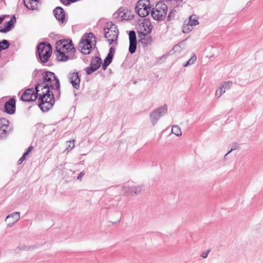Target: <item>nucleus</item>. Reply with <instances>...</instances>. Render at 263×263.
<instances>
[{
  "label": "nucleus",
  "instance_id": "obj_58",
  "mask_svg": "<svg viewBox=\"0 0 263 263\" xmlns=\"http://www.w3.org/2000/svg\"><path fill=\"white\" fill-rule=\"evenodd\" d=\"M183 41L181 42H179V44H180L181 43H182Z\"/></svg>",
  "mask_w": 263,
  "mask_h": 263
},
{
  "label": "nucleus",
  "instance_id": "obj_11",
  "mask_svg": "<svg viewBox=\"0 0 263 263\" xmlns=\"http://www.w3.org/2000/svg\"><path fill=\"white\" fill-rule=\"evenodd\" d=\"M9 122L5 118L0 119V138L3 139L6 137L11 131L9 125Z\"/></svg>",
  "mask_w": 263,
  "mask_h": 263
},
{
  "label": "nucleus",
  "instance_id": "obj_19",
  "mask_svg": "<svg viewBox=\"0 0 263 263\" xmlns=\"http://www.w3.org/2000/svg\"><path fill=\"white\" fill-rule=\"evenodd\" d=\"M8 227H11L16 222V212L9 214L5 219Z\"/></svg>",
  "mask_w": 263,
  "mask_h": 263
},
{
  "label": "nucleus",
  "instance_id": "obj_44",
  "mask_svg": "<svg viewBox=\"0 0 263 263\" xmlns=\"http://www.w3.org/2000/svg\"><path fill=\"white\" fill-rule=\"evenodd\" d=\"M115 53V48L114 47L111 46L109 48V52L108 53L107 55L114 58Z\"/></svg>",
  "mask_w": 263,
  "mask_h": 263
},
{
  "label": "nucleus",
  "instance_id": "obj_27",
  "mask_svg": "<svg viewBox=\"0 0 263 263\" xmlns=\"http://www.w3.org/2000/svg\"><path fill=\"white\" fill-rule=\"evenodd\" d=\"M79 48H81V52L84 54H88L90 53L91 50H89V48L87 47L86 44H81V41L79 44Z\"/></svg>",
  "mask_w": 263,
  "mask_h": 263
},
{
  "label": "nucleus",
  "instance_id": "obj_40",
  "mask_svg": "<svg viewBox=\"0 0 263 263\" xmlns=\"http://www.w3.org/2000/svg\"><path fill=\"white\" fill-rule=\"evenodd\" d=\"M133 189L134 190V194L138 195L142 191V186H133L131 189Z\"/></svg>",
  "mask_w": 263,
  "mask_h": 263
},
{
  "label": "nucleus",
  "instance_id": "obj_56",
  "mask_svg": "<svg viewBox=\"0 0 263 263\" xmlns=\"http://www.w3.org/2000/svg\"><path fill=\"white\" fill-rule=\"evenodd\" d=\"M20 93H21V92H18V93H17V96H20Z\"/></svg>",
  "mask_w": 263,
  "mask_h": 263
},
{
  "label": "nucleus",
  "instance_id": "obj_49",
  "mask_svg": "<svg viewBox=\"0 0 263 263\" xmlns=\"http://www.w3.org/2000/svg\"><path fill=\"white\" fill-rule=\"evenodd\" d=\"M101 65H102V68L103 70H105L107 69V67L108 66L107 65L103 63L101 64Z\"/></svg>",
  "mask_w": 263,
  "mask_h": 263
},
{
  "label": "nucleus",
  "instance_id": "obj_22",
  "mask_svg": "<svg viewBox=\"0 0 263 263\" xmlns=\"http://www.w3.org/2000/svg\"><path fill=\"white\" fill-rule=\"evenodd\" d=\"M151 8H140L139 9L135 10L136 13L141 17H144L147 16L151 12Z\"/></svg>",
  "mask_w": 263,
  "mask_h": 263
},
{
  "label": "nucleus",
  "instance_id": "obj_50",
  "mask_svg": "<svg viewBox=\"0 0 263 263\" xmlns=\"http://www.w3.org/2000/svg\"><path fill=\"white\" fill-rule=\"evenodd\" d=\"M86 154H80L79 159H82V157H83L84 156H86Z\"/></svg>",
  "mask_w": 263,
  "mask_h": 263
},
{
  "label": "nucleus",
  "instance_id": "obj_39",
  "mask_svg": "<svg viewBox=\"0 0 263 263\" xmlns=\"http://www.w3.org/2000/svg\"><path fill=\"white\" fill-rule=\"evenodd\" d=\"M225 91L222 88V87L220 86L216 90L215 92V95L217 98H220L222 94L224 93Z\"/></svg>",
  "mask_w": 263,
  "mask_h": 263
},
{
  "label": "nucleus",
  "instance_id": "obj_5",
  "mask_svg": "<svg viewBox=\"0 0 263 263\" xmlns=\"http://www.w3.org/2000/svg\"><path fill=\"white\" fill-rule=\"evenodd\" d=\"M41 89L36 88V84L34 85V87H31L27 88L25 90L22 94L21 95L20 99H32L33 96L34 97V99H42L41 97L43 92L40 90ZM42 99H46V98H43Z\"/></svg>",
  "mask_w": 263,
  "mask_h": 263
},
{
  "label": "nucleus",
  "instance_id": "obj_23",
  "mask_svg": "<svg viewBox=\"0 0 263 263\" xmlns=\"http://www.w3.org/2000/svg\"><path fill=\"white\" fill-rule=\"evenodd\" d=\"M140 8H151L149 0H139L136 5L135 9H139Z\"/></svg>",
  "mask_w": 263,
  "mask_h": 263
},
{
  "label": "nucleus",
  "instance_id": "obj_31",
  "mask_svg": "<svg viewBox=\"0 0 263 263\" xmlns=\"http://www.w3.org/2000/svg\"><path fill=\"white\" fill-rule=\"evenodd\" d=\"M152 41L153 40L151 36L147 37H144L143 38H141V39L139 40V42L144 45L145 46H147L148 45L151 44Z\"/></svg>",
  "mask_w": 263,
  "mask_h": 263
},
{
  "label": "nucleus",
  "instance_id": "obj_48",
  "mask_svg": "<svg viewBox=\"0 0 263 263\" xmlns=\"http://www.w3.org/2000/svg\"><path fill=\"white\" fill-rule=\"evenodd\" d=\"M74 104H74V105H73V106L70 108V110H69L70 111H71L72 109H73V112H75V111H76V104H77V100H74Z\"/></svg>",
  "mask_w": 263,
  "mask_h": 263
},
{
  "label": "nucleus",
  "instance_id": "obj_37",
  "mask_svg": "<svg viewBox=\"0 0 263 263\" xmlns=\"http://www.w3.org/2000/svg\"><path fill=\"white\" fill-rule=\"evenodd\" d=\"M239 147V144L237 142H234L231 145L230 149L227 152V153L225 155L224 157L231 153L232 151L237 149Z\"/></svg>",
  "mask_w": 263,
  "mask_h": 263
},
{
  "label": "nucleus",
  "instance_id": "obj_15",
  "mask_svg": "<svg viewBox=\"0 0 263 263\" xmlns=\"http://www.w3.org/2000/svg\"><path fill=\"white\" fill-rule=\"evenodd\" d=\"M37 2H34V0H30L28 2L26 0H23V3L25 7L31 10L39 11L42 5V2L41 0H37Z\"/></svg>",
  "mask_w": 263,
  "mask_h": 263
},
{
  "label": "nucleus",
  "instance_id": "obj_12",
  "mask_svg": "<svg viewBox=\"0 0 263 263\" xmlns=\"http://www.w3.org/2000/svg\"><path fill=\"white\" fill-rule=\"evenodd\" d=\"M107 26L104 28V37L106 39L112 38L114 32H119L117 26L115 25L112 22H107Z\"/></svg>",
  "mask_w": 263,
  "mask_h": 263
},
{
  "label": "nucleus",
  "instance_id": "obj_36",
  "mask_svg": "<svg viewBox=\"0 0 263 263\" xmlns=\"http://www.w3.org/2000/svg\"><path fill=\"white\" fill-rule=\"evenodd\" d=\"M232 84L233 83L231 81H227V82H225L223 83L222 84H221V85L220 86L222 87L223 90L225 91L226 90L229 89L231 88V87L232 86Z\"/></svg>",
  "mask_w": 263,
  "mask_h": 263
},
{
  "label": "nucleus",
  "instance_id": "obj_30",
  "mask_svg": "<svg viewBox=\"0 0 263 263\" xmlns=\"http://www.w3.org/2000/svg\"><path fill=\"white\" fill-rule=\"evenodd\" d=\"M132 187H133V186H123L122 190L123 193L125 194L126 196L134 195V190H133V189H131Z\"/></svg>",
  "mask_w": 263,
  "mask_h": 263
},
{
  "label": "nucleus",
  "instance_id": "obj_55",
  "mask_svg": "<svg viewBox=\"0 0 263 263\" xmlns=\"http://www.w3.org/2000/svg\"><path fill=\"white\" fill-rule=\"evenodd\" d=\"M65 119L66 118H63L61 121H59V122L64 121V120H65Z\"/></svg>",
  "mask_w": 263,
  "mask_h": 263
},
{
  "label": "nucleus",
  "instance_id": "obj_14",
  "mask_svg": "<svg viewBox=\"0 0 263 263\" xmlns=\"http://www.w3.org/2000/svg\"><path fill=\"white\" fill-rule=\"evenodd\" d=\"M68 79L73 87L77 89L80 88V78L78 71L68 74Z\"/></svg>",
  "mask_w": 263,
  "mask_h": 263
},
{
  "label": "nucleus",
  "instance_id": "obj_2",
  "mask_svg": "<svg viewBox=\"0 0 263 263\" xmlns=\"http://www.w3.org/2000/svg\"><path fill=\"white\" fill-rule=\"evenodd\" d=\"M76 49L71 39H62L56 42L55 54L59 62H66L74 59Z\"/></svg>",
  "mask_w": 263,
  "mask_h": 263
},
{
  "label": "nucleus",
  "instance_id": "obj_24",
  "mask_svg": "<svg viewBox=\"0 0 263 263\" xmlns=\"http://www.w3.org/2000/svg\"><path fill=\"white\" fill-rule=\"evenodd\" d=\"M12 18H15V15H13L12 18L4 25V28L0 29V32L6 33L9 31L13 26V21Z\"/></svg>",
  "mask_w": 263,
  "mask_h": 263
},
{
  "label": "nucleus",
  "instance_id": "obj_51",
  "mask_svg": "<svg viewBox=\"0 0 263 263\" xmlns=\"http://www.w3.org/2000/svg\"><path fill=\"white\" fill-rule=\"evenodd\" d=\"M120 221H121V219H118V221H116V222H114V223H115V224H118V223H120Z\"/></svg>",
  "mask_w": 263,
  "mask_h": 263
},
{
  "label": "nucleus",
  "instance_id": "obj_7",
  "mask_svg": "<svg viewBox=\"0 0 263 263\" xmlns=\"http://www.w3.org/2000/svg\"><path fill=\"white\" fill-rule=\"evenodd\" d=\"M102 64V60L100 57L97 55L92 57L89 66L85 69L86 74L88 76L91 74L99 69Z\"/></svg>",
  "mask_w": 263,
  "mask_h": 263
},
{
  "label": "nucleus",
  "instance_id": "obj_29",
  "mask_svg": "<svg viewBox=\"0 0 263 263\" xmlns=\"http://www.w3.org/2000/svg\"><path fill=\"white\" fill-rule=\"evenodd\" d=\"M129 42L137 43L136 32L130 30L128 32Z\"/></svg>",
  "mask_w": 263,
  "mask_h": 263
},
{
  "label": "nucleus",
  "instance_id": "obj_54",
  "mask_svg": "<svg viewBox=\"0 0 263 263\" xmlns=\"http://www.w3.org/2000/svg\"><path fill=\"white\" fill-rule=\"evenodd\" d=\"M179 46V44H176L174 46V49L176 48V47H178Z\"/></svg>",
  "mask_w": 263,
  "mask_h": 263
},
{
  "label": "nucleus",
  "instance_id": "obj_20",
  "mask_svg": "<svg viewBox=\"0 0 263 263\" xmlns=\"http://www.w3.org/2000/svg\"><path fill=\"white\" fill-rule=\"evenodd\" d=\"M33 148L34 147L32 145H30L25 149V152L22 155V156L17 161V165L21 164L26 159L29 154L33 151Z\"/></svg>",
  "mask_w": 263,
  "mask_h": 263
},
{
  "label": "nucleus",
  "instance_id": "obj_41",
  "mask_svg": "<svg viewBox=\"0 0 263 263\" xmlns=\"http://www.w3.org/2000/svg\"><path fill=\"white\" fill-rule=\"evenodd\" d=\"M113 58H114L107 55L106 58L104 59V61H103V63L109 66L110 65V64L112 62Z\"/></svg>",
  "mask_w": 263,
  "mask_h": 263
},
{
  "label": "nucleus",
  "instance_id": "obj_38",
  "mask_svg": "<svg viewBox=\"0 0 263 263\" xmlns=\"http://www.w3.org/2000/svg\"><path fill=\"white\" fill-rule=\"evenodd\" d=\"M176 13V10L174 9H172L170 11V12L168 14L167 16V21H171L172 20H173L175 17V14Z\"/></svg>",
  "mask_w": 263,
  "mask_h": 263
},
{
  "label": "nucleus",
  "instance_id": "obj_33",
  "mask_svg": "<svg viewBox=\"0 0 263 263\" xmlns=\"http://www.w3.org/2000/svg\"><path fill=\"white\" fill-rule=\"evenodd\" d=\"M137 47V43L129 42L128 51L129 52L133 54L135 53Z\"/></svg>",
  "mask_w": 263,
  "mask_h": 263
},
{
  "label": "nucleus",
  "instance_id": "obj_57",
  "mask_svg": "<svg viewBox=\"0 0 263 263\" xmlns=\"http://www.w3.org/2000/svg\"><path fill=\"white\" fill-rule=\"evenodd\" d=\"M53 132H55V129H53L52 130Z\"/></svg>",
  "mask_w": 263,
  "mask_h": 263
},
{
  "label": "nucleus",
  "instance_id": "obj_9",
  "mask_svg": "<svg viewBox=\"0 0 263 263\" xmlns=\"http://www.w3.org/2000/svg\"><path fill=\"white\" fill-rule=\"evenodd\" d=\"M97 41L95 36L91 33H85L81 39V44L85 43L89 50L95 48Z\"/></svg>",
  "mask_w": 263,
  "mask_h": 263
},
{
  "label": "nucleus",
  "instance_id": "obj_42",
  "mask_svg": "<svg viewBox=\"0 0 263 263\" xmlns=\"http://www.w3.org/2000/svg\"><path fill=\"white\" fill-rule=\"evenodd\" d=\"M60 2L65 6H69L71 3L77 2L79 0H60Z\"/></svg>",
  "mask_w": 263,
  "mask_h": 263
},
{
  "label": "nucleus",
  "instance_id": "obj_16",
  "mask_svg": "<svg viewBox=\"0 0 263 263\" xmlns=\"http://www.w3.org/2000/svg\"><path fill=\"white\" fill-rule=\"evenodd\" d=\"M48 49H46L44 53L36 56L38 60L42 64L47 62L52 54V46L50 44H48Z\"/></svg>",
  "mask_w": 263,
  "mask_h": 263
},
{
  "label": "nucleus",
  "instance_id": "obj_18",
  "mask_svg": "<svg viewBox=\"0 0 263 263\" xmlns=\"http://www.w3.org/2000/svg\"><path fill=\"white\" fill-rule=\"evenodd\" d=\"M125 10L121 7L117 12L114 13L113 17L114 18H121V21H128L130 20L129 17H127L126 12L124 11Z\"/></svg>",
  "mask_w": 263,
  "mask_h": 263
},
{
  "label": "nucleus",
  "instance_id": "obj_21",
  "mask_svg": "<svg viewBox=\"0 0 263 263\" xmlns=\"http://www.w3.org/2000/svg\"><path fill=\"white\" fill-rule=\"evenodd\" d=\"M48 43L46 42L40 43L36 47V56L43 53L44 50L48 49Z\"/></svg>",
  "mask_w": 263,
  "mask_h": 263
},
{
  "label": "nucleus",
  "instance_id": "obj_53",
  "mask_svg": "<svg viewBox=\"0 0 263 263\" xmlns=\"http://www.w3.org/2000/svg\"><path fill=\"white\" fill-rule=\"evenodd\" d=\"M84 160L81 161L79 163V164H81V165H83V164H84Z\"/></svg>",
  "mask_w": 263,
  "mask_h": 263
},
{
  "label": "nucleus",
  "instance_id": "obj_32",
  "mask_svg": "<svg viewBox=\"0 0 263 263\" xmlns=\"http://www.w3.org/2000/svg\"><path fill=\"white\" fill-rule=\"evenodd\" d=\"M76 142V140L74 139H72L71 140L67 141V143H68V145H67L66 148L65 149V152L68 153L70 151H71L74 147V146H75L74 142Z\"/></svg>",
  "mask_w": 263,
  "mask_h": 263
},
{
  "label": "nucleus",
  "instance_id": "obj_25",
  "mask_svg": "<svg viewBox=\"0 0 263 263\" xmlns=\"http://www.w3.org/2000/svg\"><path fill=\"white\" fill-rule=\"evenodd\" d=\"M112 35V38H108L107 39V41L109 43L110 45L114 44L115 45H118V39L119 34V32H114V34Z\"/></svg>",
  "mask_w": 263,
  "mask_h": 263
},
{
  "label": "nucleus",
  "instance_id": "obj_6",
  "mask_svg": "<svg viewBox=\"0 0 263 263\" xmlns=\"http://www.w3.org/2000/svg\"><path fill=\"white\" fill-rule=\"evenodd\" d=\"M152 29L153 26H152L150 20L148 18H145L143 20V22L139 25L137 33L139 36L145 37L152 32Z\"/></svg>",
  "mask_w": 263,
  "mask_h": 263
},
{
  "label": "nucleus",
  "instance_id": "obj_10",
  "mask_svg": "<svg viewBox=\"0 0 263 263\" xmlns=\"http://www.w3.org/2000/svg\"><path fill=\"white\" fill-rule=\"evenodd\" d=\"M36 105L43 112H48L52 108L57 100H37Z\"/></svg>",
  "mask_w": 263,
  "mask_h": 263
},
{
  "label": "nucleus",
  "instance_id": "obj_45",
  "mask_svg": "<svg viewBox=\"0 0 263 263\" xmlns=\"http://www.w3.org/2000/svg\"><path fill=\"white\" fill-rule=\"evenodd\" d=\"M36 128L38 130H42L45 127V125L42 123H37L35 125Z\"/></svg>",
  "mask_w": 263,
  "mask_h": 263
},
{
  "label": "nucleus",
  "instance_id": "obj_47",
  "mask_svg": "<svg viewBox=\"0 0 263 263\" xmlns=\"http://www.w3.org/2000/svg\"><path fill=\"white\" fill-rule=\"evenodd\" d=\"M211 252V249H208L204 252H203L201 254V257L203 258H206L208 257V254Z\"/></svg>",
  "mask_w": 263,
  "mask_h": 263
},
{
  "label": "nucleus",
  "instance_id": "obj_35",
  "mask_svg": "<svg viewBox=\"0 0 263 263\" xmlns=\"http://www.w3.org/2000/svg\"><path fill=\"white\" fill-rule=\"evenodd\" d=\"M9 43L6 40H3L2 42H0V52L2 50H5L9 47Z\"/></svg>",
  "mask_w": 263,
  "mask_h": 263
},
{
  "label": "nucleus",
  "instance_id": "obj_26",
  "mask_svg": "<svg viewBox=\"0 0 263 263\" xmlns=\"http://www.w3.org/2000/svg\"><path fill=\"white\" fill-rule=\"evenodd\" d=\"M39 245H34L32 246H26L24 245L19 244L18 246H17V249H18L20 250H23V251H28L29 250H34L35 249H36L38 248Z\"/></svg>",
  "mask_w": 263,
  "mask_h": 263
},
{
  "label": "nucleus",
  "instance_id": "obj_43",
  "mask_svg": "<svg viewBox=\"0 0 263 263\" xmlns=\"http://www.w3.org/2000/svg\"><path fill=\"white\" fill-rule=\"evenodd\" d=\"M21 101H22L25 103H28L30 104V105L28 107V110H30V108L32 107V105H31V104H33L34 102H35L36 100H20ZM34 104H33V106Z\"/></svg>",
  "mask_w": 263,
  "mask_h": 263
},
{
  "label": "nucleus",
  "instance_id": "obj_1",
  "mask_svg": "<svg viewBox=\"0 0 263 263\" xmlns=\"http://www.w3.org/2000/svg\"><path fill=\"white\" fill-rule=\"evenodd\" d=\"M32 81L36 83V88L43 92L41 97L46 99H60L61 85L60 80L53 72L35 69L32 72Z\"/></svg>",
  "mask_w": 263,
  "mask_h": 263
},
{
  "label": "nucleus",
  "instance_id": "obj_28",
  "mask_svg": "<svg viewBox=\"0 0 263 263\" xmlns=\"http://www.w3.org/2000/svg\"><path fill=\"white\" fill-rule=\"evenodd\" d=\"M171 133L175 134L177 137H180L182 135L181 128L177 125H174L172 126Z\"/></svg>",
  "mask_w": 263,
  "mask_h": 263
},
{
  "label": "nucleus",
  "instance_id": "obj_17",
  "mask_svg": "<svg viewBox=\"0 0 263 263\" xmlns=\"http://www.w3.org/2000/svg\"><path fill=\"white\" fill-rule=\"evenodd\" d=\"M16 100H8L5 102L4 105V111L8 114H13L15 110Z\"/></svg>",
  "mask_w": 263,
  "mask_h": 263
},
{
  "label": "nucleus",
  "instance_id": "obj_52",
  "mask_svg": "<svg viewBox=\"0 0 263 263\" xmlns=\"http://www.w3.org/2000/svg\"><path fill=\"white\" fill-rule=\"evenodd\" d=\"M20 218V212H17V221L19 220Z\"/></svg>",
  "mask_w": 263,
  "mask_h": 263
},
{
  "label": "nucleus",
  "instance_id": "obj_34",
  "mask_svg": "<svg viewBox=\"0 0 263 263\" xmlns=\"http://www.w3.org/2000/svg\"><path fill=\"white\" fill-rule=\"evenodd\" d=\"M197 59L196 56L194 54L187 61L183 64V67H187L189 65L193 64Z\"/></svg>",
  "mask_w": 263,
  "mask_h": 263
},
{
  "label": "nucleus",
  "instance_id": "obj_59",
  "mask_svg": "<svg viewBox=\"0 0 263 263\" xmlns=\"http://www.w3.org/2000/svg\"><path fill=\"white\" fill-rule=\"evenodd\" d=\"M163 0H162V2H163ZM167 1H169V0H167Z\"/></svg>",
  "mask_w": 263,
  "mask_h": 263
},
{
  "label": "nucleus",
  "instance_id": "obj_8",
  "mask_svg": "<svg viewBox=\"0 0 263 263\" xmlns=\"http://www.w3.org/2000/svg\"><path fill=\"white\" fill-rule=\"evenodd\" d=\"M199 24L197 16L195 15H191L189 20H185L184 21L182 26V32L184 33H188L193 30V27Z\"/></svg>",
  "mask_w": 263,
  "mask_h": 263
},
{
  "label": "nucleus",
  "instance_id": "obj_46",
  "mask_svg": "<svg viewBox=\"0 0 263 263\" xmlns=\"http://www.w3.org/2000/svg\"><path fill=\"white\" fill-rule=\"evenodd\" d=\"M85 171H81L79 174L77 176V179L78 180H79V181H82V179H83V177H84V176L85 175Z\"/></svg>",
  "mask_w": 263,
  "mask_h": 263
},
{
  "label": "nucleus",
  "instance_id": "obj_4",
  "mask_svg": "<svg viewBox=\"0 0 263 263\" xmlns=\"http://www.w3.org/2000/svg\"><path fill=\"white\" fill-rule=\"evenodd\" d=\"M167 112V105L166 104L154 109L149 115L150 120L152 125L155 126L160 118L166 115Z\"/></svg>",
  "mask_w": 263,
  "mask_h": 263
},
{
  "label": "nucleus",
  "instance_id": "obj_13",
  "mask_svg": "<svg viewBox=\"0 0 263 263\" xmlns=\"http://www.w3.org/2000/svg\"><path fill=\"white\" fill-rule=\"evenodd\" d=\"M53 14L57 20L61 24L65 22L66 14L64 9L58 6L53 10Z\"/></svg>",
  "mask_w": 263,
  "mask_h": 263
},
{
  "label": "nucleus",
  "instance_id": "obj_3",
  "mask_svg": "<svg viewBox=\"0 0 263 263\" xmlns=\"http://www.w3.org/2000/svg\"><path fill=\"white\" fill-rule=\"evenodd\" d=\"M167 12V6L162 1L158 2L151 10L153 18L158 22L164 20Z\"/></svg>",
  "mask_w": 263,
  "mask_h": 263
}]
</instances>
